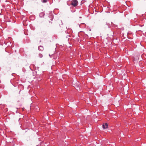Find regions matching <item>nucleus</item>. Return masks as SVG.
Listing matches in <instances>:
<instances>
[{
  "label": "nucleus",
  "mask_w": 146,
  "mask_h": 146,
  "mask_svg": "<svg viewBox=\"0 0 146 146\" xmlns=\"http://www.w3.org/2000/svg\"><path fill=\"white\" fill-rule=\"evenodd\" d=\"M67 3L68 5H71L74 7H76L78 5V2L77 0H72L68 1Z\"/></svg>",
  "instance_id": "1"
},
{
  "label": "nucleus",
  "mask_w": 146,
  "mask_h": 146,
  "mask_svg": "<svg viewBox=\"0 0 146 146\" xmlns=\"http://www.w3.org/2000/svg\"><path fill=\"white\" fill-rule=\"evenodd\" d=\"M44 47L42 46H39L38 47V50L41 51H42L44 50Z\"/></svg>",
  "instance_id": "2"
},
{
  "label": "nucleus",
  "mask_w": 146,
  "mask_h": 146,
  "mask_svg": "<svg viewBox=\"0 0 146 146\" xmlns=\"http://www.w3.org/2000/svg\"><path fill=\"white\" fill-rule=\"evenodd\" d=\"M108 125L107 123H106L102 125V127L104 129H106L108 128Z\"/></svg>",
  "instance_id": "3"
},
{
  "label": "nucleus",
  "mask_w": 146,
  "mask_h": 146,
  "mask_svg": "<svg viewBox=\"0 0 146 146\" xmlns=\"http://www.w3.org/2000/svg\"><path fill=\"white\" fill-rule=\"evenodd\" d=\"M44 15V13L43 12H41L39 14V16L40 17H43Z\"/></svg>",
  "instance_id": "4"
},
{
  "label": "nucleus",
  "mask_w": 146,
  "mask_h": 146,
  "mask_svg": "<svg viewBox=\"0 0 146 146\" xmlns=\"http://www.w3.org/2000/svg\"><path fill=\"white\" fill-rule=\"evenodd\" d=\"M41 1L43 3H46L48 1V0H41Z\"/></svg>",
  "instance_id": "5"
},
{
  "label": "nucleus",
  "mask_w": 146,
  "mask_h": 146,
  "mask_svg": "<svg viewBox=\"0 0 146 146\" xmlns=\"http://www.w3.org/2000/svg\"><path fill=\"white\" fill-rule=\"evenodd\" d=\"M38 56L40 58L42 57L43 55L42 54L40 53L38 54Z\"/></svg>",
  "instance_id": "6"
},
{
  "label": "nucleus",
  "mask_w": 146,
  "mask_h": 146,
  "mask_svg": "<svg viewBox=\"0 0 146 146\" xmlns=\"http://www.w3.org/2000/svg\"><path fill=\"white\" fill-rule=\"evenodd\" d=\"M50 16H51V21H52V19H53V16H50Z\"/></svg>",
  "instance_id": "7"
},
{
  "label": "nucleus",
  "mask_w": 146,
  "mask_h": 146,
  "mask_svg": "<svg viewBox=\"0 0 146 146\" xmlns=\"http://www.w3.org/2000/svg\"><path fill=\"white\" fill-rule=\"evenodd\" d=\"M144 24H143V25H140V26L141 27H142V26H144Z\"/></svg>",
  "instance_id": "8"
},
{
  "label": "nucleus",
  "mask_w": 146,
  "mask_h": 146,
  "mask_svg": "<svg viewBox=\"0 0 146 146\" xmlns=\"http://www.w3.org/2000/svg\"><path fill=\"white\" fill-rule=\"evenodd\" d=\"M23 23L24 24V21H23Z\"/></svg>",
  "instance_id": "9"
}]
</instances>
